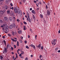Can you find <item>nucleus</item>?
Instances as JSON below:
<instances>
[{"mask_svg": "<svg viewBox=\"0 0 60 60\" xmlns=\"http://www.w3.org/2000/svg\"><path fill=\"white\" fill-rule=\"evenodd\" d=\"M19 3H20V4H21V5L22 4V3H21V2H20Z\"/></svg>", "mask_w": 60, "mask_h": 60, "instance_id": "obj_61", "label": "nucleus"}, {"mask_svg": "<svg viewBox=\"0 0 60 60\" xmlns=\"http://www.w3.org/2000/svg\"><path fill=\"white\" fill-rule=\"evenodd\" d=\"M11 40H12V41H14V42L15 41V42H16V41H17V40H15L14 39H13L12 38H11Z\"/></svg>", "mask_w": 60, "mask_h": 60, "instance_id": "obj_11", "label": "nucleus"}, {"mask_svg": "<svg viewBox=\"0 0 60 60\" xmlns=\"http://www.w3.org/2000/svg\"><path fill=\"white\" fill-rule=\"evenodd\" d=\"M38 48H39V49H40L41 48V44H40L38 46H37Z\"/></svg>", "mask_w": 60, "mask_h": 60, "instance_id": "obj_19", "label": "nucleus"}, {"mask_svg": "<svg viewBox=\"0 0 60 60\" xmlns=\"http://www.w3.org/2000/svg\"><path fill=\"white\" fill-rule=\"evenodd\" d=\"M10 9H12V10H13V7H12V8H11V7H10Z\"/></svg>", "mask_w": 60, "mask_h": 60, "instance_id": "obj_36", "label": "nucleus"}, {"mask_svg": "<svg viewBox=\"0 0 60 60\" xmlns=\"http://www.w3.org/2000/svg\"><path fill=\"white\" fill-rule=\"evenodd\" d=\"M4 13V11H0V14H3Z\"/></svg>", "mask_w": 60, "mask_h": 60, "instance_id": "obj_23", "label": "nucleus"}, {"mask_svg": "<svg viewBox=\"0 0 60 60\" xmlns=\"http://www.w3.org/2000/svg\"><path fill=\"white\" fill-rule=\"evenodd\" d=\"M58 52H59V53L60 52V50H58Z\"/></svg>", "mask_w": 60, "mask_h": 60, "instance_id": "obj_63", "label": "nucleus"}, {"mask_svg": "<svg viewBox=\"0 0 60 60\" xmlns=\"http://www.w3.org/2000/svg\"><path fill=\"white\" fill-rule=\"evenodd\" d=\"M15 55H16V58H17L18 57V55H17V53H15Z\"/></svg>", "mask_w": 60, "mask_h": 60, "instance_id": "obj_31", "label": "nucleus"}, {"mask_svg": "<svg viewBox=\"0 0 60 60\" xmlns=\"http://www.w3.org/2000/svg\"><path fill=\"white\" fill-rule=\"evenodd\" d=\"M22 19H23V20H25V18H24V17Z\"/></svg>", "mask_w": 60, "mask_h": 60, "instance_id": "obj_57", "label": "nucleus"}, {"mask_svg": "<svg viewBox=\"0 0 60 60\" xmlns=\"http://www.w3.org/2000/svg\"><path fill=\"white\" fill-rule=\"evenodd\" d=\"M26 0H23V2L24 3H26Z\"/></svg>", "mask_w": 60, "mask_h": 60, "instance_id": "obj_50", "label": "nucleus"}, {"mask_svg": "<svg viewBox=\"0 0 60 60\" xmlns=\"http://www.w3.org/2000/svg\"><path fill=\"white\" fill-rule=\"evenodd\" d=\"M25 17L26 18L27 20V21H28V18H27V16H26V15H25Z\"/></svg>", "mask_w": 60, "mask_h": 60, "instance_id": "obj_27", "label": "nucleus"}, {"mask_svg": "<svg viewBox=\"0 0 60 60\" xmlns=\"http://www.w3.org/2000/svg\"><path fill=\"white\" fill-rule=\"evenodd\" d=\"M26 49H29V47H28V46H26Z\"/></svg>", "mask_w": 60, "mask_h": 60, "instance_id": "obj_37", "label": "nucleus"}, {"mask_svg": "<svg viewBox=\"0 0 60 60\" xmlns=\"http://www.w3.org/2000/svg\"><path fill=\"white\" fill-rule=\"evenodd\" d=\"M16 21H18V22H19V21H20V20H19V19H17Z\"/></svg>", "mask_w": 60, "mask_h": 60, "instance_id": "obj_43", "label": "nucleus"}, {"mask_svg": "<svg viewBox=\"0 0 60 60\" xmlns=\"http://www.w3.org/2000/svg\"><path fill=\"white\" fill-rule=\"evenodd\" d=\"M20 41V42L21 43H22V40H21Z\"/></svg>", "mask_w": 60, "mask_h": 60, "instance_id": "obj_58", "label": "nucleus"}, {"mask_svg": "<svg viewBox=\"0 0 60 60\" xmlns=\"http://www.w3.org/2000/svg\"><path fill=\"white\" fill-rule=\"evenodd\" d=\"M0 59H2L3 58V57L2 56H0Z\"/></svg>", "mask_w": 60, "mask_h": 60, "instance_id": "obj_28", "label": "nucleus"}, {"mask_svg": "<svg viewBox=\"0 0 60 60\" xmlns=\"http://www.w3.org/2000/svg\"><path fill=\"white\" fill-rule=\"evenodd\" d=\"M33 16L34 19H35V16H34V15H33Z\"/></svg>", "mask_w": 60, "mask_h": 60, "instance_id": "obj_33", "label": "nucleus"}, {"mask_svg": "<svg viewBox=\"0 0 60 60\" xmlns=\"http://www.w3.org/2000/svg\"><path fill=\"white\" fill-rule=\"evenodd\" d=\"M3 41L5 43V45H6V41H5L4 40Z\"/></svg>", "mask_w": 60, "mask_h": 60, "instance_id": "obj_40", "label": "nucleus"}, {"mask_svg": "<svg viewBox=\"0 0 60 60\" xmlns=\"http://www.w3.org/2000/svg\"><path fill=\"white\" fill-rule=\"evenodd\" d=\"M23 23L24 24H25V25H26L27 24V23L25 22H23Z\"/></svg>", "mask_w": 60, "mask_h": 60, "instance_id": "obj_34", "label": "nucleus"}, {"mask_svg": "<svg viewBox=\"0 0 60 60\" xmlns=\"http://www.w3.org/2000/svg\"><path fill=\"white\" fill-rule=\"evenodd\" d=\"M0 23H3V20H0Z\"/></svg>", "mask_w": 60, "mask_h": 60, "instance_id": "obj_32", "label": "nucleus"}, {"mask_svg": "<svg viewBox=\"0 0 60 60\" xmlns=\"http://www.w3.org/2000/svg\"><path fill=\"white\" fill-rule=\"evenodd\" d=\"M17 45L18 46H19V42L18 41L17 42Z\"/></svg>", "mask_w": 60, "mask_h": 60, "instance_id": "obj_30", "label": "nucleus"}, {"mask_svg": "<svg viewBox=\"0 0 60 60\" xmlns=\"http://www.w3.org/2000/svg\"><path fill=\"white\" fill-rule=\"evenodd\" d=\"M12 35H13V36H14V35H15V34H14V32L13 31H12Z\"/></svg>", "mask_w": 60, "mask_h": 60, "instance_id": "obj_24", "label": "nucleus"}, {"mask_svg": "<svg viewBox=\"0 0 60 60\" xmlns=\"http://www.w3.org/2000/svg\"><path fill=\"white\" fill-rule=\"evenodd\" d=\"M34 3H36L37 2L36 1L34 0Z\"/></svg>", "mask_w": 60, "mask_h": 60, "instance_id": "obj_60", "label": "nucleus"}, {"mask_svg": "<svg viewBox=\"0 0 60 60\" xmlns=\"http://www.w3.org/2000/svg\"><path fill=\"white\" fill-rule=\"evenodd\" d=\"M20 57L21 58H24V57H23V56H21Z\"/></svg>", "mask_w": 60, "mask_h": 60, "instance_id": "obj_52", "label": "nucleus"}, {"mask_svg": "<svg viewBox=\"0 0 60 60\" xmlns=\"http://www.w3.org/2000/svg\"><path fill=\"white\" fill-rule=\"evenodd\" d=\"M10 5L11 6H13V4L12 3H11Z\"/></svg>", "mask_w": 60, "mask_h": 60, "instance_id": "obj_41", "label": "nucleus"}, {"mask_svg": "<svg viewBox=\"0 0 60 60\" xmlns=\"http://www.w3.org/2000/svg\"><path fill=\"white\" fill-rule=\"evenodd\" d=\"M55 50L56 51H57V50H58V48H57V47L55 49Z\"/></svg>", "mask_w": 60, "mask_h": 60, "instance_id": "obj_39", "label": "nucleus"}, {"mask_svg": "<svg viewBox=\"0 0 60 60\" xmlns=\"http://www.w3.org/2000/svg\"><path fill=\"white\" fill-rule=\"evenodd\" d=\"M28 21L30 22V23H31V19H30V18H28Z\"/></svg>", "mask_w": 60, "mask_h": 60, "instance_id": "obj_20", "label": "nucleus"}, {"mask_svg": "<svg viewBox=\"0 0 60 60\" xmlns=\"http://www.w3.org/2000/svg\"><path fill=\"white\" fill-rule=\"evenodd\" d=\"M13 19H15V17H13Z\"/></svg>", "mask_w": 60, "mask_h": 60, "instance_id": "obj_55", "label": "nucleus"}, {"mask_svg": "<svg viewBox=\"0 0 60 60\" xmlns=\"http://www.w3.org/2000/svg\"><path fill=\"white\" fill-rule=\"evenodd\" d=\"M30 11H32V8H30Z\"/></svg>", "mask_w": 60, "mask_h": 60, "instance_id": "obj_53", "label": "nucleus"}, {"mask_svg": "<svg viewBox=\"0 0 60 60\" xmlns=\"http://www.w3.org/2000/svg\"><path fill=\"white\" fill-rule=\"evenodd\" d=\"M20 17H22L23 16L22 13V11H20Z\"/></svg>", "mask_w": 60, "mask_h": 60, "instance_id": "obj_7", "label": "nucleus"}, {"mask_svg": "<svg viewBox=\"0 0 60 60\" xmlns=\"http://www.w3.org/2000/svg\"><path fill=\"white\" fill-rule=\"evenodd\" d=\"M3 39H4V38H5V36H3Z\"/></svg>", "mask_w": 60, "mask_h": 60, "instance_id": "obj_56", "label": "nucleus"}, {"mask_svg": "<svg viewBox=\"0 0 60 60\" xmlns=\"http://www.w3.org/2000/svg\"><path fill=\"white\" fill-rule=\"evenodd\" d=\"M20 24L21 25H23V23H22V22H21Z\"/></svg>", "mask_w": 60, "mask_h": 60, "instance_id": "obj_64", "label": "nucleus"}, {"mask_svg": "<svg viewBox=\"0 0 60 60\" xmlns=\"http://www.w3.org/2000/svg\"><path fill=\"white\" fill-rule=\"evenodd\" d=\"M22 54H21V53L19 55V56H20V57L21 56H22Z\"/></svg>", "mask_w": 60, "mask_h": 60, "instance_id": "obj_47", "label": "nucleus"}, {"mask_svg": "<svg viewBox=\"0 0 60 60\" xmlns=\"http://www.w3.org/2000/svg\"><path fill=\"white\" fill-rule=\"evenodd\" d=\"M8 8V6H7L6 5L4 6V9L5 10H7Z\"/></svg>", "mask_w": 60, "mask_h": 60, "instance_id": "obj_14", "label": "nucleus"}, {"mask_svg": "<svg viewBox=\"0 0 60 60\" xmlns=\"http://www.w3.org/2000/svg\"><path fill=\"white\" fill-rule=\"evenodd\" d=\"M6 46L7 49H8V47H9V48H10V47H11V45L9 44H8Z\"/></svg>", "mask_w": 60, "mask_h": 60, "instance_id": "obj_6", "label": "nucleus"}, {"mask_svg": "<svg viewBox=\"0 0 60 60\" xmlns=\"http://www.w3.org/2000/svg\"><path fill=\"white\" fill-rule=\"evenodd\" d=\"M30 46L31 47H33L34 49H35V46L34 45H30Z\"/></svg>", "mask_w": 60, "mask_h": 60, "instance_id": "obj_9", "label": "nucleus"}, {"mask_svg": "<svg viewBox=\"0 0 60 60\" xmlns=\"http://www.w3.org/2000/svg\"><path fill=\"white\" fill-rule=\"evenodd\" d=\"M32 13L34 14H36V13H35V12L34 10H32Z\"/></svg>", "mask_w": 60, "mask_h": 60, "instance_id": "obj_13", "label": "nucleus"}, {"mask_svg": "<svg viewBox=\"0 0 60 60\" xmlns=\"http://www.w3.org/2000/svg\"><path fill=\"white\" fill-rule=\"evenodd\" d=\"M17 13H18L19 14V13H20V11H20L19 10V8H18L17 9Z\"/></svg>", "mask_w": 60, "mask_h": 60, "instance_id": "obj_5", "label": "nucleus"}, {"mask_svg": "<svg viewBox=\"0 0 60 60\" xmlns=\"http://www.w3.org/2000/svg\"><path fill=\"white\" fill-rule=\"evenodd\" d=\"M26 14H27V16H28V18H29V14L28 13V12H27L26 13Z\"/></svg>", "mask_w": 60, "mask_h": 60, "instance_id": "obj_18", "label": "nucleus"}, {"mask_svg": "<svg viewBox=\"0 0 60 60\" xmlns=\"http://www.w3.org/2000/svg\"><path fill=\"white\" fill-rule=\"evenodd\" d=\"M8 35L9 37L11 36V35L10 34H8Z\"/></svg>", "mask_w": 60, "mask_h": 60, "instance_id": "obj_46", "label": "nucleus"}, {"mask_svg": "<svg viewBox=\"0 0 60 60\" xmlns=\"http://www.w3.org/2000/svg\"><path fill=\"white\" fill-rule=\"evenodd\" d=\"M4 30L7 31V32H8L9 31V27L8 26H7V28L6 27H4V28H3V30L4 31Z\"/></svg>", "mask_w": 60, "mask_h": 60, "instance_id": "obj_1", "label": "nucleus"}, {"mask_svg": "<svg viewBox=\"0 0 60 60\" xmlns=\"http://www.w3.org/2000/svg\"><path fill=\"white\" fill-rule=\"evenodd\" d=\"M17 53H18V54H19V51L18 50H17Z\"/></svg>", "mask_w": 60, "mask_h": 60, "instance_id": "obj_49", "label": "nucleus"}, {"mask_svg": "<svg viewBox=\"0 0 60 60\" xmlns=\"http://www.w3.org/2000/svg\"><path fill=\"white\" fill-rule=\"evenodd\" d=\"M14 46L15 49H16V45H14Z\"/></svg>", "mask_w": 60, "mask_h": 60, "instance_id": "obj_48", "label": "nucleus"}, {"mask_svg": "<svg viewBox=\"0 0 60 60\" xmlns=\"http://www.w3.org/2000/svg\"><path fill=\"white\" fill-rule=\"evenodd\" d=\"M41 49H43V46L41 47Z\"/></svg>", "mask_w": 60, "mask_h": 60, "instance_id": "obj_45", "label": "nucleus"}, {"mask_svg": "<svg viewBox=\"0 0 60 60\" xmlns=\"http://www.w3.org/2000/svg\"><path fill=\"white\" fill-rule=\"evenodd\" d=\"M46 9H48V6H47V5H46Z\"/></svg>", "mask_w": 60, "mask_h": 60, "instance_id": "obj_51", "label": "nucleus"}, {"mask_svg": "<svg viewBox=\"0 0 60 60\" xmlns=\"http://www.w3.org/2000/svg\"><path fill=\"white\" fill-rule=\"evenodd\" d=\"M10 11L9 10L7 11V13L8 14H9V13H10Z\"/></svg>", "mask_w": 60, "mask_h": 60, "instance_id": "obj_26", "label": "nucleus"}, {"mask_svg": "<svg viewBox=\"0 0 60 60\" xmlns=\"http://www.w3.org/2000/svg\"><path fill=\"white\" fill-rule=\"evenodd\" d=\"M9 19L10 21H11L12 20V18L11 17H10L9 18Z\"/></svg>", "mask_w": 60, "mask_h": 60, "instance_id": "obj_16", "label": "nucleus"}, {"mask_svg": "<svg viewBox=\"0 0 60 60\" xmlns=\"http://www.w3.org/2000/svg\"><path fill=\"white\" fill-rule=\"evenodd\" d=\"M14 11L15 13H17V9H16V8H14Z\"/></svg>", "mask_w": 60, "mask_h": 60, "instance_id": "obj_8", "label": "nucleus"}, {"mask_svg": "<svg viewBox=\"0 0 60 60\" xmlns=\"http://www.w3.org/2000/svg\"><path fill=\"white\" fill-rule=\"evenodd\" d=\"M18 32L19 34H21L22 33V31L21 30H19L18 31Z\"/></svg>", "mask_w": 60, "mask_h": 60, "instance_id": "obj_12", "label": "nucleus"}, {"mask_svg": "<svg viewBox=\"0 0 60 60\" xmlns=\"http://www.w3.org/2000/svg\"><path fill=\"white\" fill-rule=\"evenodd\" d=\"M4 49L3 51V52L4 54H5V53H6L7 52V48H6L5 47H4Z\"/></svg>", "mask_w": 60, "mask_h": 60, "instance_id": "obj_3", "label": "nucleus"}, {"mask_svg": "<svg viewBox=\"0 0 60 60\" xmlns=\"http://www.w3.org/2000/svg\"><path fill=\"white\" fill-rule=\"evenodd\" d=\"M24 54V52L23 51H22V53H21V54Z\"/></svg>", "mask_w": 60, "mask_h": 60, "instance_id": "obj_38", "label": "nucleus"}, {"mask_svg": "<svg viewBox=\"0 0 60 60\" xmlns=\"http://www.w3.org/2000/svg\"><path fill=\"white\" fill-rule=\"evenodd\" d=\"M40 17L41 18H43V15L41 14H40Z\"/></svg>", "mask_w": 60, "mask_h": 60, "instance_id": "obj_25", "label": "nucleus"}, {"mask_svg": "<svg viewBox=\"0 0 60 60\" xmlns=\"http://www.w3.org/2000/svg\"><path fill=\"white\" fill-rule=\"evenodd\" d=\"M51 12L50 11H49V10H48L47 11V15L48 16H49L50 14V13Z\"/></svg>", "mask_w": 60, "mask_h": 60, "instance_id": "obj_4", "label": "nucleus"}, {"mask_svg": "<svg viewBox=\"0 0 60 60\" xmlns=\"http://www.w3.org/2000/svg\"><path fill=\"white\" fill-rule=\"evenodd\" d=\"M5 26V25L3 24V25H2L1 26V27H4Z\"/></svg>", "mask_w": 60, "mask_h": 60, "instance_id": "obj_29", "label": "nucleus"}, {"mask_svg": "<svg viewBox=\"0 0 60 60\" xmlns=\"http://www.w3.org/2000/svg\"><path fill=\"white\" fill-rule=\"evenodd\" d=\"M12 25L14 27H16V25L15 24H13Z\"/></svg>", "mask_w": 60, "mask_h": 60, "instance_id": "obj_22", "label": "nucleus"}, {"mask_svg": "<svg viewBox=\"0 0 60 60\" xmlns=\"http://www.w3.org/2000/svg\"><path fill=\"white\" fill-rule=\"evenodd\" d=\"M42 57V56L41 55H40L39 57V58L40 59H41V57Z\"/></svg>", "mask_w": 60, "mask_h": 60, "instance_id": "obj_35", "label": "nucleus"}, {"mask_svg": "<svg viewBox=\"0 0 60 60\" xmlns=\"http://www.w3.org/2000/svg\"><path fill=\"white\" fill-rule=\"evenodd\" d=\"M58 33L59 34H60V30H59L58 31Z\"/></svg>", "mask_w": 60, "mask_h": 60, "instance_id": "obj_62", "label": "nucleus"}, {"mask_svg": "<svg viewBox=\"0 0 60 60\" xmlns=\"http://www.w3.org/2000/svg\"><path fill=\"white\" fill-rule=\"evenodd\" d=\"M24 42H25V43H27V41H25Z\"/></svg>", "mask_w": 60, "mask_h": 60, "instance_id": "obj_54", "label": "nucleus"}, {"mask_svg": "<svg viewBox=\"0 0 60 60\" xmlns=\"http://www.w3.org/2000/svg\"><path fill=\"white\" fill-rule=\"evenodd\" d=\"M7 18L6 17H5L4 18V20L5 21H7Z\"/></svg>", "mask_w": 60, "mask_h": 60, "instance_id": "obj_10", "label": "nucleus"}, {"mask_svg": "<svg viewBox=\"0 0 60 60\" xmlns=\"http://www.w3.org/2000/svg\"><path fill=\"white\" fill-rule=\"evenodd\" d=\"M11 49L12 50H13V47H11Z\"/></svg>", "mask_w": 60, "mask_h": 60, "instance_id": "obj_42", "label": "nucleus"}, {"mask_svg": "<svg viewBox=\"0 0 60 60\" xmlns=\"http://www.w3.org/2000/svg\"><path fill=\"white\" fill-rule=\"evenodd\" d=\"M23 28H24V30H26V26H23Z\"/></svg>", "mask_w": 60, "mask_h": 60, "instance_id": "obj_21", "label": "nucleus"}, {"mask_svg": "<svg viewBox=\"0 0 60 60\" xmlns=\"http://www.w3.org/2000/svg\"><path fill=\"white\" fill-rule=\"evenodd\" d=\"M57 40L56 39H54L53 41L52 42V44L53 45H56V42H57Z\"/></svg>", "mask_w": 60, "mask_h": 60, "instance_id": "obj_2", "label": "nucleus"}, {"mask_svg": "<svg viewBox=\"0 0 60 60\" xmlns=\"http://www.w3.org/2000/svg\"><path fill=\"white\" fill-rule=\"evenodd\" d=\"M13 28V25H11L9 26V28L10 29H12Z\"/></svg>", "mask_w": 60, "mask_h": 60, "instance_id": "obj_15", "label": "nucleus"}, {"mask_svg": "<svg viewBox=\"0 0 60 60\" xmlns=\"http://www.w3.org/2000/svg\"><path fill=\"white\" fill-rule=\"evenodd\" d=\"M25 60H28V58L27 57L25 59Z\"/></svg>", "mask_w": 60, "mask_h": 60, "instance_id": "obj_44", "label": "nucleus"}, {"mask_svg": "<svg viewBox=\"0 0 60 60\" xmlns=\"http://www.w3.org/2000/svg\"><path fill=\"white\" fill-rule=\"evenodd\" d=\"M13 13H14V12L13 11H12L10 14V15L11 16L13 15Z\"/></svg>", "mask_w": 60, "mask_h": 60, "instance_id": "obj_17", "label": "nucleus"}, {"mask_svg": "<svg viewBox=\"0 0 60 60\" xmlns=\"http://www.w3.org/2000/svg\"><path fill=\"white\" fill-rule=\"evenodd\" d=\"M28 38H30V36H29V35H28Z\"/></svg>", "mask_w": 60, "mask_h": 60, "instance_id": "obj_59", "label": "nucleus"}]
</instances>
